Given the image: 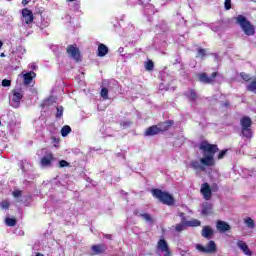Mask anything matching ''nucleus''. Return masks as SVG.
<instances>
[{
  "instance_id": "obj_14",
  "label": "nucleus",
  "mask_w": 256,
  "mask_h": 256,
  "mask_svg": "<svg viewBox=\"0 0 256 256\" xmlns=\"http://www.w3.org/2000/svg\"><path fill=\"white\" fill-rule=\"evenodd\" d=\"M237 247L243 251V253L247 256H252L253 252L249 249V246H247V243H245L242 240H239L237 242Z\"/></svg>"
},
{
  "instance_id": "obj_46",
  "label": "nucleus",
  "mask_w": 256,
  "mask_h": 256,
  "mask_svg": "<svg viewBox=\"0 0 256 256\" xmlns=\"http://www.w3.org/2000/svg\"><path fill=\"white\" fill-rule=\"evenodd\" d=\"M252 1H254V3H256V0H252Z\"/></svg>"
},
{
  "instance_id": "obj_23",
  "label": "nucleus",
  "mask_w": 256,
  "mask_h": 256,
  "mask_svg": "<svg viewBox=\"0 0 256 256\" xmlns=\"http://www.w3.org/2000/svg\"><path fill=\"white\" fill-rule=\"evenodd\" d=\"M185 227H187V222L186 221H181L180 224L176 225L175 230L178 231V233H181V231L185 230Z\"/></svg>"
},
{
  "instance_id": "obj_10",
  "label": "nucleus",
  "mask_w": 256,
  "mask_h": 256,
  "mask_svg": "<svg viewBox=\"0 0 256 256\" xmlns=\"http://www.w3.org/2000/svg\"><path fill=\"white\" fill-rule=\"evenodd\" d=\"M34 17L33 12L27 8L22 10V23L26 25H31L33 23Z\"/></svg>"
},
{
  "instance_id": "obj_25",
  "label": "nucleus",
  "mask_w": 256,
  "mask_h": 256,
  "mask_svg": "<svg viewBox=\"0 0 256 256\" xmlns=\"http://www.w3.org/2000/svg\"><path fill=\"white\" fill-rule=\"evenodd\" d=\"M246 88L248 91H251V93H256V80L249 83Z\"/></svg>"
},
{
  "instance_id": "obj_17",
  "label": "nucleus",
  "mask_w": 256,
  "mask_h": 256,
  "mask_svg": "<svg viewBox=\"0 0 256 256\" xmlns=\"http://www.w3.org/2000/svg\"><path fill=\"white\" fill-rule=\"evenodd\" d=\"M36 75L37 74H35L33 71L23 74L24 85H30L33 79H35Z\"/></svg>"
},
{
  "instance_id": "obj_22",
  "label": "nucleus",
  "mask_w": 256,
  "mask_h": 256,
  "mask_svg": "<svg viewBox=\"0 0 256 256\" xmlns=\"http://www.w3.org/2000/svg\"><path fill=\"white\" fill-rule=\"evenodd\" d=\"M187 227H199L201 226V221L198 219H192L190 221H186Z\"/></svg>"
},
{
  "instance_id": "obj_32",
  "label": "nucleus",
  "mask_w": 256,
  "mask_h": 256,
  "mask_svg": "<svg viewBox=\"0 0 256 256\" xmlns=\"http://www.w3.org/2000/svg\"><path fill=\"white\" fill-rule=\"evenodd\" d=\"M2 87H11V80H8V79L2 80Z\"/></svg>"
},
{
  "instance_id": "obj_29",
  "label": "nucleus",
  "mask_w": 256,
  "mask_h": 256,
  "mask_svg": "<svg viewBox=\"0 0 256 256\" xmlns=\"http://www.w3.org/2000/svg\"><path fill=\"white\" fill-rule=\"evenodd\" d=\"M153 61L149 60L148 62L145 63V69L146 71H153Z\"/></svg>"
},
{
  "instance_id": "obj_43",
  "label": "nucleus",
  "mask_w": 256,
  "mask_h": 256,
  "mask_svg": "<svg viewBox=\"0 0 256 256\" xmlns=\"http://www.w3.org/2000/svg\"><path fill=\"white\" fill-rule=\"evenodd\" d=\"M106 239H111V235H106Z\"/></svg>"
},
{
  "instance_id": "obj_7",
  "label": "nucleus",
  "mask_w": 256,
  "mask_h": 256,
  "mask_svg": "<svg viewBox=\"0 0 256 256\" xmlns=\"http://www.w3.org/2000/svg\"><path fill=\"white\" fill-rule=\"evenodd\" d=\"M170 126H171V122H164L159 126H151L148 129H146L144 135L146 137L157 135L158 133H161V131H167Z\"/></svg>"
},
{
  "instance_id": "obj_24",
  "label": "nucleus",
  "mask_w": 256,
  "mask_h": 256,
  "mask_svg": "<svg viewBox=\"0 0 256 256\" xmlns=\"http://www.w3.org/2000/svg\"><path fill=\"white\" fill-rule=\"evenodd\" d=\"M5 223L8 227H15V225H17V220H15V218H6Z\"/></svg>"
},
{
  "instance_id": "obj_8",
  "label": "nucleus",
  "mask_w": 256,
  "mask_h": 256,
  "mask_svg": "<svg viewBox=\"0 0 256 256\" xmlns=\"http://www.w3.org/2000/svg\"><path fill=\"white\" fill-rule=\"evenodd\" d=\"M157 253L159 255L164 256H171V251L169 250V244H167V241L165 239H160L157 243Z\"/></svg>"
},
{
  "instance_id": "obj_38",
  "label": "nucleus",
  "mask_w": 256,
  "mask_h": 256,
  "mask_svg": "<svg viewBox=\"0 0 256 256\" xmlns=\"http://www.w3.org/2000/svg\"><path fill=\"white\" fill-rule=\"evenodd\" d=\"M225 155H227V150H222L218 155V159H223Z\"/></svg>"
},
{
  "instance_id": "obj_35",
  "label": "nucleus",
  "mask_w": 256,
  "mask_h": 256,
  "mask_svg": "<svg viewBox=\"0 0 256 256\" xmlns=\"http://www.w3.org/2000/svg\"><path fill=\"white\" fill-rule=\"evenodd\" d=\"M56 117H63V108H62V106L57 108Z\"/></svg>"
},
{
  "instance_id": "obj_34",
  "label": "nucleus",
  "mask_w": 256,
  "mask_h": 256,
  "mask_svg": "<svg viewBox=\"0 0 256 256\" xmlns=\"http://www.w3.org/2000/svg\"><path fill=\"white\" fill-rule=\"evenodd\" d=\"M224 7L226 11H229L231 9V0H225Z\"/></svg>"
},
{
  "instance_id": "obj_1",
  "label": "nucleus",
  "mask_w": 256,
  "mask_h": 256,
  "mask_svg": "<svg viewBox=\"0 0 256 256\" xmlns=\"http://www.w3.org/2000/svg\"><path fill=\"white\" fill-rule=\"evenodd\" d=\"M200 151H202L203 158H200V161L194 160L190 163V167L194 171H205V167L215 166V153L219 151V147L215 144H210L207 141H203L199 145Z\"/></svg>"
},
{
  "instance_id": "obj_9",
  "label": "nucleus",
  "mask_w": 256,
  "mask_h": 256,
  "mask_svg": "<svg viewBox=\"0 0 256 256\" xmlns=\"http://www.w3.org/2000/svg\"><path fill=\"white\" fill-rule=\"evenodd\" d=\"M66 51L72 59H74L75 61H81V52L79 51L77 44L69 45L66 48Z\"/></svg>"
},
{
  "instance_id": "obj_28",
  "label": "nucleus",
  "mask_w": 256,
  "mask_h": 256,
  "mask_svg": "<svg viewBox=\"0 0 256 256\" xmlns=\"http://www.w3.org/2000/svg\"><path fill=\"white\" fill-rule=\"evenodd\" d=\"M100 95L104 99H109V90L107 88H102Z\"/></svg>"
},
{
  "instance_id": "obj_20",
  "label": "nucleus",
  "mask_w": 256,
  "mask_h": 256,
  "mask_svg": "<svg viewBox=\"0 0 256 256\" xmlns=\"http://www.w3.org/2000/svg\"><path fill=\"white\" fill-rule=\"evenodd\" d=\"M106 247L104 245H93L92 251L95 253V255H100V253H105Z\"/></svg>"
},
{
  "instance_id": "obj_4",
  "label": "nucleus",
  "mask_w": 256,
  "mask_h": 256,
  "mask_svg": "<svg viewBox=\"0 0 256 256\" xmlns=\"http://www.w3.org/2000/svg\"><path fill=\"white\" fill-rule=\"evenodd\" d=\"M253 122L249 118V116H244L240 119V125H241V133L242 137L245 139H251L253 137V130H251V125Z\"/></svg>"
},
{
  "instance_id": "obj_36",
  "label": "nucleus",
  "mask_w": 256,
  "mask_h": 256,
  "mask_svg": "<svg viewBox=\"0 0 256 256\" xmlns=\"http://www.w3.org/2000/svg\"><path fill=\"white\" fill-rule=\"evenodd\" d=\"M59 167L63 168V167H69V162L65 161V160H61L59 162Z\"/></svg>"
},
{
  "instance_id": "obj_13",
  "label": "nucleus",
  "mask_w": 256,
  "mask_h": 256,
  "mask_svg": "<svg viewBox=\"0 0 256 256\" xmlns=\"http://www.w3.org/2000/svg\"><path fill=\"white\" fill-rule=\"evenodd\" d=\"M217 77V72L212 73V76L209 77L207 76V74L202 73L199 74V81H201V83H213L214 79Z\"/></svg>"
},
{
  "instance_id": "obj_44",
  "label": "nucleus",
  "mask_w": 256,
  "mask_h": 256,
  "mask_svg": "<svg viewBox=\"0 0 256 256\" xmlns=\"http://www.w3.org/2000/svg\"><path fill=\"white\" fill-rule=\"evenodd\" d=\"M0 57H5V53H1V54H0Z\"/></svg>"
},
{
  "instance_id": "obj_30",
  "label": "nucleus",
  "mask_w": 256,
  "mask_h": 256,
  "mask_svg": "<svg viewBox=\"0 0 256 256\" xmlns=\"http://www.w3.org/2000/svg\"><path fill=\"white\" fill-rule=\"evenodd\" d=\"M141 217L144 218L147 223H153V218L148 213L141 214Z\"/></svg>"
},
{
  "instance_id": "obj_6",
  "label": "nucleus",
  "mask_w": 256,
  "mask_h": 256,
  "mask_svg": "<svg viewBox=\"0 0 256 256\" xmlns=\"http://www.w3.org/2000/svg\"><path fill=\"white\" fill-rule=\"evenodd\" d=\"M24 92L21 88H16L11 91L10 94V105L17 109L21 105V99H23Z\"/></svg>"
},
{
  "instance_id": "obj_27",
  "label": "nucleus",
  "mask_w": 256,
  "mask_h": 256,
  "mask_svg": "<svg viewBox=\"0 0 256 256\" xmlns=\"http://www.w3.org/2000/svg\"><path fill=\"white\" fill-rule=\"evenodd\" d=\"M69 133H71V127L70 126H64L62 129H61V135L62 137H67V135H69Z\"/></svg>"
},
{
  "instance_id": "obj_42",
  "label": "nucleus",
  "mask_w": 256,
  "mask_h": 256,
  "mask_svg": "<svg viewBox=\"0 0 256 256\" xmlns=\"http://www.w3.org/2000/svg\"><path fill=\"white\" fill-rule=\"evenodd\" d=\"M35 256H45V255H43V253H36Z\"/></svg>"
},
{
  "instance_id": "obj_21",
  "label": "nucleus",
  "mask_w": 256,
  "mask_h": 256,
  "mask_svg": "<svg viewBox=\"0 0 256 256\" xmlns=\"http://www.w3.org/2000/svg\"><path fill=\"white\" fill-rule=\"evenodd\" d=\"M245 225L248 227V229H255V220L253 218L248 217L244 220Z\"/></svg>"
},
{
  "instance_id": "obj_47",
  "label": "nucleus",
  "mask_w": 256,
  "mask_h": 256,
  "mask_svg": "<svg viewBox=\"0 0 256 256\" xmlns=\"http://www.w3.org/2000/svg\"><path fill=\"white\" fill-rule=\"evenodd\" d=\"M0 125H1V122H0Z\"/></svg>"
},
{
  "instance_id": "obj_2",
  "label": "nucleus",
  "mask_w": 256,
  "mask_h": 256,
  "mask_svg": "<svg viewBox=\"0 0 256 256\" xmlns=\"http://www.w3.org/2000/svg\"><path fill=\"white\" fill-rule=\"evenodd\" d=\"M235 21L238 25H240L244 35H247L248 37L255 35V26H253L245 16L238 15L235 17Z\"/></svg>"
},
{
  "instance_id": "obj_15",
  "label": "nucleus",
  "mask_w": 256,
  "mask_h": 256,
  "mask_svg": "<svg viewBox=\"0 0 256 256\" xmlns=\"http://www.w3.org/2000/svg\"><path fill=\"white\" fill-rule=\"evenodd\" d=\"M55 158L53 157V154H48L47 156H44L41 161V167H51V163H53V160Z\"/></svg>"
},
{
  "instance_id": "obj_5",
  "label": "nucleus",
  "mask_w": 256,
  "mask_h": 256,
  "mask_svg": "<svg viewBox=\"0 0 256 256\" xmlns=\"http://www.w3.org/2000/svg\"><path fill=\"white\" fill-rule=\"evenodd\" d=\"M196 250L206 255H215L217 253V244L213 240H209L206 246L196 244Z\"/></svg>"
},
{
  "instance_id": "obj_45",
  "label": "nucleus",
  "mask_w": 256,
  "mask_h": 256,
  "mask_svg": "<svg viewBox=\"0 0 256 256\" xmlns=\"http://www.w3.org/2000/svg\"><path fill=\"white\" fill-rule=\"evenodd\" d=\"M1 47H3V43L0 41V49H1Z\"/></svg>"
},
{
  "instance_id": "obj_40",
  "label": "nucleus",
  "mask_w": 256,
  "mask_h": 256,
  "mask_svg": "<svg viewBox=\"0 0 256 256\" xmlns=\"http://www.w3.org/2000/svg\"><path fill=\"white\" fill-rule=\"evenodd\" d=\"M179 216L181 217L182 221H186L185 220V213L182 212V213L179 214Z\"/></svg>"
},
{
  "instance_id": "obj_16",
  "label": "nucleus",
  "mask_w": 256,
  "mask_h": 256,
  "mask_svg": "<svg viewBox=\"0 0 256 256\" xmlns=\"http://www.w3.org/2000/svg\"><path fill=\"white\" fill-rule=\"evenodd\" d=\"M216 228L218 231H220L221 233H225L226 231H230L231 230V226H229L227 224V222L225 221H221L219 220L216 224Z\"/></svg>"
},
{
  "instance_id": "obj_18",
  "label": "nucleus",
  "mask_w": 256,
  "mask_h": 256,
  "mask_svg": "<svg viewBox=\"0 0 256 256\" xmlns=\"http://www.w3.org/2000/svg\"><path fill=\"white\" fill-rule=\"evenodd\" d=\"M107 53H109V48L105 44H99L97 51L98 57H105Z\"/></svg>"
},
{
  "instance_id": "obj_11",
  "label": "nucleus",
  "mask_w": 256,
  "mask_h": 256,
  "mask_svg": "<svg viewBox=\"0 0 256 256\" xmlns=\"http://www.w3.org/2000/svg\"><path fill=\"white\" fill-rule=\"evenodd\" d=\"M200 192L206 201H211V197L213 194L211 192V186H209L208 183H204L201 185Z\"/></svg>"
},
{
  "instance_id": "obj_19",
  "label": "nucleus",
  "mask_w": 256,
  "mask_h": 256,
  "mask_svg": "<svg viewBox=\"0 0 256 256\" xmlns=\"http://www.w3.org/2000/svg\"><path fill=\"white\" fill-rule=\"evenodd\" d=\"M202 207V215H211L213 213V205L208 202L204 203Z\"/></svg>"
},
{
  "instance_id": "obj_41",
  "label": "nucleus",
  "mask_w": 256,
  "mask_h": 256,
  "mask_svg": "<svg viewBox=\"0 0 256 256\" xmlns=\"http://www.w3.org/2000/svg\"><path fill=\"white\" fill-rule=\"evenodd\" d=\"M29 3V1L27 0H22V5H27Z\"/></svg>"
},
{
  "instance_id": "obj_3",
  "label": "nucleus",
  "mask_w": 256,
  "mask_h": 256,
  "mask_svg": "<svg viewBox=\"0 0 256 256\" xmlns=\"http://www.w3.org/2000/svg\"><path fill=\"white\" fill-rule=\"evenodd\" d=\"M152 195L156 199H159L161 203H164V205H175V198H173V196L167 192H163L159 189H154L152 190Z\"/></svg>"
},
{
  "instance_id": "obj_26",
  "label": "nucleus",
  "mask_w": 256,
  "mask_h": 256,
  "mask_svg": "<svg viewBox=\"0 0 256 256\" xmlns=\"http://www.w3.org/2000/svg\"><path fill=\"white\" fill-rule=\"evenodd\" d=\"M186 96L188 97V99H190V101H197V93H195V91L190 90Z\"/></svg>"
},
{
  "instance_id": "obj_12",
  "label": "nucleus",
  "mask_w": 256,
  "mask_h": 256,
  "mask_svg": "<svg viewBox=\"0 0 256 256\" xmlns=\"http://www.w3.org/2000/svg\"><path fill=\"white\" fill-rule=\"evenodd\" d=\"M213 235H215V230H213L211 226H203L201 236L204 239H212Z\"/></svg>"
},
{
  "instance_id": "obj_33",
  "label": "nucleus",
  "mask_w": 256,
  "mask_h": 256,
  "mask_svg": "<svg viewBox=\"0 0 256 256\" xmlns=\"http://www.w3.org/2000/svg\"><path fill=\"white\" fill-rule=\"evenodd\" d=\"M9 205L10 203L8 202V200H4L1 202L2 209H9Z\"/></svg>"
},
{
  "instance_id": "obj_39",
  "label": "nucleus",
  "mask_w": 256,
  "mask_h": 256,
  "mask_svg": "<svg viewBox=\"0 0 256 256\" xmlns=\"http://www.w3.org/2000/svg\"><path fill=\"white\" fill-rule=\"evenodd\" d=\"M13 197H15V198L21 197V191H14L13 192Z\"/></svg>"
},
{
  "instance_id": "obj_31",
  "label": "nucleus",
  "mask_w": 256,
  "mask_h": 256,
  "mask_svg": "<svg viewBox=\"0 0 256 256\" xmlns=\"http://www.w3.org/2000/svg\"><path fill=\"white\" fill-rule=\"evenodd\" d=\"M205 55H206L205 49H199V50H198V54H197L196 57H198L199 59H204V58H205Z\"/></svg>"
},
{
  "instance_id": "obj_37",
  "label": "nucleus",
  "mask_w": 256,
  "mask_h": 256,
  "mask_svg": "<svg viewBox=\"0 0 256 256\" xmlns=\"http://www.w3.org/2000/svg\"><path fill=\"white\" fill-rule=\"evenodd\" d=\"M240 76L244 81H249L251 78L249 77V74L241 73Z\"/></svg>"
}]
</instances>
